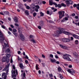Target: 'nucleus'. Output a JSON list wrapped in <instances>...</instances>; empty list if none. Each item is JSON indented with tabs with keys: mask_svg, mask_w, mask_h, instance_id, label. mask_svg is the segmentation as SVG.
Here are the masks:
<instances>
[{
	"mask_svg": "<svg viewBox=\"0 0 79 79\" xmlns=\"http://www.w3.org/2000/svg\"><path fill=\"white\" fill-rule=\"evenodd\" d=\"M1 27H2V28H3V29H5V27H4V26H3V25H2V26H1Z\"/></svg>",
	"mask_w": 79,
	"mask_h": 79,
	"instance_id": "obj_45",
	"label": "nucleus"
},
{
	"mask_svg": "<svg viewBox=\"0 0 79 79\" xmlns=\"http://www.w3.org/2000/svg\"><path fill=\"white\" fill-rule=\"evenodd\" d=\"M60 47L63 48V49H64L65 50H67L68 49V47L65 46H63L62 45H60Z\"/></svg>",
	"mask_w": 79,
	"mask_h": 79,
	"instance_id": "obj_10",
	"label": "nucleus"
},
{
	"mask_svg": "<svg viewBox=\"0 0 79 79\" xmlns=\"http://www.w3.org/2000/svg\"><path fill=\"white\" fill-rule=\"evenodd\" d=\"M40 25L42 27L43 26H44V22L42 21H41L40 22Z\"/></svg>",
	"mask_w": 79,
	"mask_h": 79,
	"instance_id": "obj_25",
	"label": "nucleus"
},
{
	"mask_svg": "<svg viewBox=\"0 0 79 79\" xmlns=\"http://www.w3.org/2000/svg\"><path fill=\"white\" fill-rule=\"evenodd\" d=\"M13 34L15 35V37L18 36V33L16 32H13Z\"/></svg>",
	"mask_w": 79,
	"mask_h": 79,
	"instance_id": "obj_32",
	"label": "nucleus"
},
{
	"mask_svg": "<svg viewBox=\"0 0 79 79\" xmlns=\"http://www.w3.org/2000/svg\"><path fill=\"white\" fill-rule=\"evenodd\" d=\"M69 55V54H64L63 55V58H64V60H66Z\"/></svg>",
	"mask_w": 79,
	"mask_h": 79,
	"instance_id": "obj_11",
	"label": "nucleus"
},
{
	"mask_svg": "<svg viewBox=\"0 0 79 79\" xmlns=\"http://www.w3.org/2000/svg\"><path fill=\"white\" fill-rule=\"evenodd\" d=\"M3 13H4V12H0V14L4 16V14H3Z\"/></svg>",
	"mask_w": 79,
	"mask_h": 79,
	"instance_id": "obj_41",
	"label": "nucleus"
},
{
	"mask_svg": "<svg viewBox=\"0 0 79 79\" xmlns=\"http://www.w3.org/2000/svg\"><path fill=\"white\" fill-rule=\"evenodd\" d=\"M75 15H76V14L75 13H73L72 14V16H74Z\"/></svg>",
	"mask_w": 79,
	"mask_h": 79,
	"instance_id": "obj_61",
	"label": "nucleus"
},
{
	"mask_svg": "<svg viewBox=\"0 0 79 79\" xmlns=\"http://www.w3.org/2000/svg\"><path fill=\"white\" fill-rule=\"evenodd\" d=\"M38 72H39V73L40 74H41V71H40V70H39L38 71Z\"/></svg>",
	"mask_w": 79,
	"mask_h": 79,
	"instance_id": "obj_63",
	"label": "nucleus"
},
{
	"mask_svg": "<svg viewBox=\"0 0 79 79\" xmlns=\"http://www.w3.org/2000/svg\"><path fill=\"white\" fill-rule=\"evenodd\" d=\"M75 43L76 44H78L79 43V41L77 40H76L75 41Z\"/></svg>",
	"mask_w": 79,
	"mask_h": 79,
	"instance_id": "obj_27",
	"label": "nucleus"
},
{
	"mask_svg": "<svg viewBox=\"0 0 79 79\" xmlns=\"http://www.w3.org/2000/svg\"><path fill=\"white\" fill-rule=\"evenodd\" d=\"M11 73L12 76L13 74H15L16 73V72L15 71V70L13 71V69H12L11 71Z\"/></svg>",
	"mask_w": 79,
	"mask_h": 79,
	"instance_id": "obj_23",
	"label": "nucleus"
},
{
	"mask_svg": "<svg viewBox=\"0 0 79 79\" xmlns=\"http://www.w3.org/2000/svg\"><path fill=\"white\" fill-rule=\"evenodd\" d=\"M65 3H66L67 5H69V4L70 5H71L73 3V1L69 0H66Z\"/></svg>",
	"mask_w": 79,
	"mask_h": 79,
	"instance_id": "obj_8",
	"label": "nucleus"
},
{
	"mask_svg": "<svg viewBox=\"0 0 79 79\" xmlns=\"http://www.w3.org/2000/svg\"><path fill=\"white\" fill-rule=\"evenodd\" d=\"M25 62L26 63H27V64L28 63V61H27V60H26L25 61Z\"/></svg>",
	"mask_w": 79,
	"mask_h": 79,
	"instance_id": "obj_64",
	"label": "nucleus"
},
{
	"mask_svg": "<svg viewBox=\"0 0 79 79\" xmlns=\"http://www.w3.org/2000/svg\"><path fill=\"white\" fill-rule=\"evenodd\" d=\"M40 16H44V13H43L41 12H40Z\"/></svg>",
	"mask_w": 79,
	"mask_h": 79,
	"instance_id": "obj_36",
	"label": "nucleus"
},
{
	"mask_svg": "<svg viewBox=\"0 0 79 79\" xmlns=\"http://www.w3.org/2000/svg\"><path fill=\"white\" fill-rule=\"evenodd\" d=\"M49 2L50 5H53V0H49Z\"/></svg>",
	"mask_w": 79,
	"mask_h": 79,
	"instance_id": "obj_19",
	"label": "nucleus"
},
{
	"mask_svg": "<svg viewBox=\"0 0 79 79\" xmlns=\"http://www.w3.org/2000/svg\"><path fill=\"white\" fill-rule=\"evenodd\" d=\"M70 38L71 40H74V38H73V36L70 37Z\"/></svg>",
	"mask_w": 79,
	"mask_h": 79,
	"instance_id": "obj_48",
	"label": "nucleus"
},
{
	"mask_svg": "<svg viewBox=\"0 0 79 79\" xmlns=\"http://www.w3.org/2000/svg\"><path fill=\"white\" fill-rule=\"evenodd\" d=\"M69 68H72V65H69Z\"/></svg>",
	"mask_w": 79,
	"mask_h": 79,
	"instance_id": "obj_57",
	"label": "nucleus"
},
{
	"mask_svg": "<svg viewBox=\"0 0 79 79\" xmlns=\"http://www.w3.org/2000/svg\"><path fill=\"white\" fill-rule=\"evenodd\" d=\"M42 57H43V58H45V55L42 54Z\"/></svg>",
	"mask_w": 79,
	"mask_h": 79,
	"instance_id": "obj_53",
	"label": "nucleus"
},
{
	"mask_svg": "<svg viewBox=\"0 0 79 79\" xmlns=\"http://www.w3.org/2000/svg\"><path fill=\"white\" fill-rule=\"evenodd\" d=\"M59 31H56L55 33L54 36L55 37H58V35L59 34H61L62 33V32H63L64 34L67 35H72L74 38L76 39H79V36L78 35L73 34L71 33L70 32H68L67 31H64L63 32V29L61 28H59Z\"/></svg>",
	"mask_w": 79,
	"mask_h": 79,
	"instance_id": "obj_1",
	"label": "nucleus"
},
{
	"mask_svg": "<svg viewBox=\"0 0 79 79\" xmlns=\"http://www.w3.org/2000/svg\"><path fill=\"white\" fill-rule=\"evenodd\" d=\"M5 40V38H4V37H3V33H2L1 31H0V41L2 43V46H3V47L2 48V51H3V50H4V48H5V47H4V45L6 47H8V43H7L6 44V43H7L6 41L5 40V42H3V40Z\"/></svg>",
	"mask_w": 79,
	"mask_h": 79,
	"instance_id": "obj_2",
	"label": "nucleus"
},
{
	"mask_svg": "<svg viewBox=\"0 0 79 79\" xmlns=\"http://www.w3.org/2000/svg\"><path fill=\"white\" fill-rule=\"evenodd\" d=\"M6 76V73H2V78H3V77L4 76Z\"/></svg>",
	"mask_w": 79,
	"mask_h": 79,
	"instance_id": "obj_20",
	"label": "nucleus"
},
{
	"mask_svg": "<svg viewBox=\"0 0 79 79\" xmlns=\"http://www.w3.org/2000/svg\"><path fill=\"white\" fill-rule=\"evenodd\" d=\"M47 14H48V15L50 13V15H52V12H51V13L50 12H49V11L48 10L47 11Z\"/></svg>",
	"mask_w": 79,
	"mask_h": 79,
	"instance_id": "obj_30",
	"label": "nucleus"
},
{
	"mask_svg": "<svg viewBox=\"0 0 79 79\" xmlns=\"http://www.w3.org/2000/svg\"><path fill=\"white\" fill-rule=\"evenodd\" d=\"M67 71L68 73H69L72 75H73L75 73V71L72 69H68Z\"/></svg>",
	"mask_w": 79,
	"mask_h": 79,
	"instance_id": "obj_5",
	"label": "nucleus"
},
{
	"mask_svg": "<svg viewBox=\"0 0 79 79\" xmlns=\"http://www.w3.org/2000/svg\"><path fill=\"white\" fill-rule=\"evenodd\" d=\"M57 10V9H55L53 10L54 12H55V11H56Z\"/></svg>",
	"mask_w": 79,
	"mask_h": 79,
	"instance_id": "obj_62",
	"label": "nucleus"
},
{
	"mask_svg": "<svg viewBox=\"0 0 79 79\" xmlns=\"http://www.w3.org/2000/svg\"><path fill=\"white\" fill-rule=\"evenodd\" d=\"M57 54H58L59 55H60V54H61V53L58 51L57 52Z\"/></svg>",
	"mask_w": 79,
	"mask_h": 79,
	"instance_id": "obj_52",
	"label": "nucleus"
},
{
	"mask_svg": "<svg viewBox=\"0 0 79 79\" xmlns=\"http://www.w3.org/2000/svg\"><path fill=\"white\" fill-rule=\"evenodd\" d=\"M25 58H27V59L29 60V57H28V56H27L26 55L25 56Z\"/></svg>",
	"mask_w": 79,
	"mask_h": 79,
	"instance_id": "obj_50",
	"label": "nucleus"
},
{
	"mask_svg": "<svg viewBox=\"0 0 79 79\" xmlns=\"http://www.w3.org/2000/svg\"><path fill=\"white\" fill-rule=\"evenodd\" d=\"M36 15H37V13L35 12H34L33 14V15L34 17H35Z\"/></svg>",
	"mask_w": 79,
	"mask_h": 79,
	"instance_id": "obj_34",
	"label": "nucleus"
},
{
	"mask_svg": "<svg viewBox=\"0 0 79 79\" xmlns=\"http://www.w3.org/2000/svg\"><path fill=\"white\" fill-rule=\"evenodd\" d=\"M35 7L37 9H39L40 8V7L38 5L36 6Z\"/></svg>",
	"mask_w": 79,
	"mask_h": 79,
	"instance_id": "obj_40",
	"label": "nucleus"
},
{
	"mask_svg": "<svg viewBox=\"0 0 79 79\" xmlns=\"http://www.w3.org/2000/svg\"><path fill=\"white\" fill-rule=\"evenodd\" d=\"M19 67L21 69H24V66H23V64H19Z\"/></svg>",
	"mask_w": 79,
	"mask_h": 79,
	"instance_id": "obj_16",
	"label": "nucleus"
},
{
	"mask_svg": "<svg viewBox=\"0 0 79 79\" xmlns=\"http://www.w3.org/2000/svg\"><path fill=\"white\" fill-rule=\"evenodd\" d=\"M73 55H75V56H76V55H77V53L76 52H75L73 53Z\"/></svg>",
	"mask_w": 79,
	"mask_h": 79,
	"instance_id": "obj_42",
	"label": "nucleus"
},
{
	"mask_svg": "<svg viewBox=\"0 0 79 79\" xmlns=\"http://www.w3.org/2000/svg\"><path fill=\"white\" fill-rule=\"evenodd\" d=\"M10 49L9 48H8L6 50L5 52L6 53H9V52H10Z\"/></svg>",
	"mask_w": 79,
	"mask_h": 79,
	"instance_id": "obj_21",
	"label": "nucleus"
},
{
	"mask_svg": "<svg viewBox=\"0 0 79 79\" xmlns=\"http://www.w3.org/2000/svg\"><path fill=\"white\" fill-rule=\"evenodd\" d=\"M13 69H15V66L14 65H13Z\"/></svg>",
	"mask_w": 79,
	"mask_h": 79,
	"instance_id": "obj_55",
	"label": "nucleus"
},
{
	"mask_svg": "<svg viewBox=\"0 0 79 79\" xmlns=\"http://www.w3.org/2000/svg\"><path fill=\"white\" fill-rule=\"evenodd\" d=\"M10 27H12V28H14V26H13V25H10Z\"/></svg>",
	"mask_w": 79,
	"mask_h": 79,
	"instance_id": "obj_60",
	"label": "nucleus"
},
{
	"mask_svg": "<svg viewBox=\"0 0 79 79\" xmlns=\"http://www.w3.org/2000/svg\"><path fill=\"white\" fill-rule=\"evenodd\" d=\"M68 18L67 17H64L63 19L61 21L62 23H64L65 21H68Z\"/></svg>",
	"mask_w": 79,
	"mask_h": 79,
	"instance_id": "obj_12",
	"label": "nucleus"
},
{
	"mask_svg": "<svg viewBox=\"0 0 79 79\" xmlns=\"http://www.w3.org/2000/svg\"><path fill=\"white\" fill-rule=\"evenodd\" d=\"M65 12L64 11H59L58 13L59 15V19H61L64 16Z\"/></svg>",
	"mask_w": 79,
	"mask_h": 79,
	"instance_id": "obj_3",
	"label": "nucleus"
},
{
	"mask_svg": "<svg viewBox=\"0 0 79 79\" xmlns=\"http://www.w3.org/2000/svg\"><path fill=\"white\" fill-rule=\"evenodd\" d=\"M31 41L32 42H33V43H34V44H35V41L34 39L31 40Z\"/></svg>",
	"mask_w": 79,
	"mask_h": 79,
	"instance_id": "obj_33",
	"label": "nucleus"
},
{
	"mask_svg": "<svg viewBox=\"0 0 79 79\" xmlns=\"http://www.w3.org/2000/svg\"><path fill=\"white\" fill-rule=\"evenodd\" d=\"M49 76H50V77H53V76L52 74H49Z\"/></svg>",
	"mask_w": 79,
	"mask_h": 79,
	"instance_id": "obj_51",
	"label": "nucleus"
},
{
	"mask_svg": "<svg viewBox=\"0 0 79 79\" xmlns=\"http://www.w3.org/2000/svg\"><path fill=\"white\" fill-rule=\"evenodd\" d=\"M9 29L10 30V31H12V30L11 28L9 27Z\"/></svg>",
	"mask_w": 79,
	"mask_h": 79,
	"instance_id": "obj_58",
	"label": "nucleus"
},
{
	"mask_svg": "<svg viewBox=\"0 0 79 79\" xmlns=\"http://www.w3.org/2000/svg\"><path fill=\"white\" fill-rule=\"evenodd\" d=\"M19 34H20V39H21V40H24L25 38H24V35L22 34V33L19 30Z\"/></svg>",
	"mask_w": 79,
	"mask_h": 79,
	"instance_id": "obj_7",
	"label": "nucleus"
},
{
	"mask_svg": "<svg viewBox=\"0 0 79 79\" xmlns=\"http://www.w3.org/2000/svg\"><path fill=\"white\" fill-rule=\"evenodd\" d=\"M59 75L60 79H63V75L60 74H59Z\"/></svg>",
	"mask_w": 79,
	"mask_h": 79,
	"instance_id": "obj_24",
	"label": "nucleus"
},
{
	"mask_svg": "<svg viewBox=\"0 0 79 79\" xmlns=\"http://www.w3.org/2000/svg\"><path fill=\"white\" fill-rule=\"evenodd\" d=\"M50 61L52 63H56V60L55 59H52V58H50Z\"/></svg>",
	"mask_w": 79,
	"mask_h": 79,
	"instance_id": "obj_17",
	"label": "nucleus"
},
{
	"mask_svg": "<svg viewBox=\"0 0 79 79\" xmlns=\"http://www.w3.org/2000/svg\"><path fill=\"white\" fill-rule=\"evenodd\" d=\"M7 77V76H6V75L5 76H4V77H3V78H4V79H6Z\"/></svg>",
	"mask_w": 79,
	"mask_h": 79,
	"instance_id": "obj_46",
	"label": "nucleus"
},
{
	"mask_svg": "<svg viewBox=\"0 0 79 79\" xmlns=\"http://www.w3.org/2000/svg\"><path fill=\"white\" fill-rule=\"evenodd\" d=\"M55 57L57 59H58V56L57 55H55Z\"/></svg>",
	"mask_w": 79,
	"mask_h": 79,
	"instance_id": "obj_49",
	"label": "nucleus"
},
{
	"mask_svg": "<svg viewBox=\"0 0 79 79\" xmlns=\"http://www.w3.org/2000/svg\"><path fill=\"white\" fill-rule=\"evenodd\" d=\"M61 68L60 67H59L58 68V71H61Z\"/></svg>",
	"mask_w": 79,
	"mask_h": 79,
	"instance_id": "obj_28",
	"label": "nucleus"
},
{
	"mask_svg": "<svg viewBox=\"0 0 79 79\" xmlns=\"http://www.w3.org/2000/svg\"><path fill=\"white\" fill-rule=\"evenodd\" d=\"M58 7L59 8H61V5L60 4H58Z\"/></svg>",
	"mask_w": 79,
	"mask_h": 79,
	"instance_id": "obj_37",
	"label": "nucleus"
},
{
	"mask_svg": "<svg viewBox=\"0 0 79 79\" xmlns=\"http://www.w3.org/2000/svg\"><path fill=\"white\" fill-rule=\"evenodd\" d=\"M25 13L27 15H29V11L28 10H26L25 11Z\"/></svg>",
	"mask_w": 79,
	"mask_h": 79,
	"instance_id": "obj_22",
	"label": "nucleus"
},
{
	"mask_svg": "<svg viewBox=\"0 0 79 79\" xmlns=\"http://www.w3.org/2000/svg\"><path fill=\"white\" fill-rule=\"evenodd\" d=\"M2 68H3V66H0V71L2 69Z\"/></svg>",
	"mask_w": 79,
	"mask_h": 79,
	"instance_id": "obj_44",
	"label": "nucleus"
},
{
	"mask_svg": "<svg viewBox=\"0 0 79 79\" xmlns=\"http://www.w3.org/2000/svg\"><path fill=\"white\" fill-rule=\"evenodd\" d=\"M13 31L14 32H16L17 31V30L16 29H14L13 30Z\"/></svg>",
	"mask_w": 79,
	"mask_h": 79,
	"instance_id": "obj_38",
	"label": "nucleus"
},
{
	"mask_svg": "<svg viewBox=\"0 0 79 79\" xmlns=\"http://www.w3.org/2000/svg\"><path fill=\"white\" fill-rule=\"evenodd\" d=\"M27 9V10H29L30 9V7L29 6H26Z\"/></svg>",
	"mask_w": 79,
	"mask_h": 79,
	"instance_id": "obj_39",
	"label": "nucleus"
},
{
	"mask_svg": "<svg viewBox=\"0 0 79 79\" xmlns=\"http://www.w3.org/2000/svg\"><path fill=\"white\" fill-rule=\"evenodd\" d=\"M42 3H43V4H45V3H46V2H45V1H43L42 2Z\"/></svg>",
	"mask_w": 79,
	"mask_h": 79,
	"instance_id": "obj_59",
	"label": "nucleus"
},
{
	"mask_svg": "<svg viewBox=\"0 0 79 79\" xmlns=\"http://www.w3.org/2000/svg\"><path fill=\"white\" fill-rule=\"evenodd\" d=\"M49 56L51 58H53V56L52 54H50Z\"/></svg>",
	"mask_w": 79,
	"mask_h": 79,
	"instance_id": "obj_43",
	"label": "nucleus"
},
{
	"mask_svg": "<svg viewBox=\"0 0 79 79\" xmlns=\"http://www.w3.org/2000/svg\"><path fill=\"white\" fill-rule=\"evenodd\" d=\"M77 6V4H74L73 5V7H76Z\"/></svg>",
	"mask_w": 79,
	"mask_h": 79,
	"instance_id": "obj_56",
	"label": "nucleus"
},
{
	"mask_svg": "<svg viewBox=\"0 0 79 79\" xmlns=\"http://www.w3.org/2000/svg\"><path fill=\"white\" fill-rule=\"evenodd\" d=\"M14 21L15 23H18V18L15 17L14 19Z\"/></svg>",
	"mask_w": 79,
	"mask_h": 79,
	"instance_id": "obj_18",
	"label": "nucleus"
},
{
	"mask_svg": "<svg viewBox=\"0 0 79 79\" xmlns=\"http://www.w3.org/2000/svg\"><path fill=\"white\" fill-rule=\"evenodd\" d=\"M71 60H72V57H71V56L69 54L66 60L70 61H71Z\"/></svg>",
	"mask_w": 79,
	"mask_h": 79,
	"instance_id": "obj_9",
	"label": "nucleus"
},
{
	"mask_svg": "<svg viewBox=\"0 0 79 79\" xmlns=\"http://www.w3.org/2000/svg\"><path fill=\"white\" fill-rule=\"evenodd\" d=\"M35 11H36V12H38V11H39V10H38V9H35Z\"/></svg>",
	"mask_w": 79,
	"mask_h": 79,
	"instance_id": "obj_54",
	"label": "nucleus"
},
{
	"mask_svg": "<svg viewBox=\"0 0 79 79\" xmlns=\"http://www.w3.org/2000/svg\"><path fill=\"white\" fill-rule=\"evenodd\" d=\"M5 69H6V74L8 75V71L9 70V69L8 68V67H6L5 68Z\"/></svg>",
	"mask_w": 79,
	"mask_h": 79,
	"instance_id": "obj_13",
	"label": "nucleus"
},
{
	"mask_svg": "<svg viewBox=\"0 0 79 79\" xmlns=\"http://www.w3.org/2000/svg\"><path fill=\"white\" fill-rule=\"evenodd\" d=\"M75 19H78V18H79V17L78 16H75Z\"/></svg>",
	"mask_w": 79,
	"mask_h": 79,
	"instance_id": "obj_47",
	"label": "nucleus"
},
{
	"mask_svg": "<svg viewBox=\"0 0 79 79\" xmlns=\"http://www.w3.org/2000/svg\"><path fill=\"white\" fill-rule=\"evenodd\" d=\"M61 5L62 6H64V7H66V4H64L63 3H61Z\"/></svg>",
	"mask_w": 79,
	"mask_h": 79,
	"instance_id": "obj_31",
	"label": "nucleus"
},
{
	"mask_svg": "<svg viewBox=\"0 0 79 79\" xmlns=\"http://www.w3.org/2000/svg\"><path fill=\"white\" fill-rule=\"evenodd\" d=\"M21 76L22 77V79H24V78L26 77V73H24L23 74H21Z\"/></svg>",
	"mask_w": 79,
	"mask_h": 79,
	"instance_id": "obj_15",
	"label": "nucleus"
},
{
	"mask_svg": "<svg viewBox=\"0 0 79 79\" xmlns=\"http://www.w3.org/2000/svg\"><path fill=\"white\" fill-rule=\"evenodd\" d=\"M6 57H3L2 59V62H5L6 61Z\"/></svg>",
	"mask_w": 79,
	"mask_h": 79,
	"instance_id": "obj_14",
	"label": "nucleus"
},
{
	"mask_svg": "<svg viewBox=\"0 0 79 79\" xmlns=\"http://www.w3.org/2000/svg\"><path fill=\"white\" fill-rule=\"evenodd\" d=\"M61 41L64 42H69L71 41V39L69 38H63L61 39Z\"/></svg>",
	"mask_w": 79,
	"mask_h": 79,
	"instance_id": "obj_4",
	"label": "nucleus"
},
{
	"mask_svg": "<svg viewBox=\"0 0 79 79\" xmlns=\"http://www.w3.org/2000/svg\"><path fill=\"white\" fill-rule=\"evenodd\" d=\"M6 56H7V57H8V58H10V57L11 56V55L10 54H6Z\"/></svg>",
	"mask_w": 79,
	"mask_h": 79,
	"instance_id": "obj_26",
	"label": "nucleus"
},
{
	"mask_svg": "<svg viewBox=\"0 0 79 79\" xmlns=\"http://www.w3.org/2000/svg\"><path fill=\"white\" fill-rule=\"evenodd\" d=\"M19 34H20V39H21V40H24L25 38H24V35L22 34V33L19 30Z\"/></svg>",
	"mask_w": 79,
	"mask_h": 79,
	"instance_id": "obj_6",
	"label": "nucleus"
},
{
	"mask_svg": "<svg viewBox=\"0 0 79 79\" xmlns=\"http://www.w3.org/2000/svg\"><path fill=\"white\" fill-rule=\"evenodd\" d=\"M36 69L37 70H38L39 69V67H38V64H36Z\"/></svg>",
	"mask_w": 79,
	"mask_h": 79,
	"instance_id": "obj_35",
	"label": "nucleus"
},
{
	"mask_svg": "<svg viewBox=\"0 0 79 79\" xmlns=\"http://www.w3.org/2000/svg\"><path fill=\"white\" fill-rule=\"evenodd\" d=\"M4 13L5 15H9V12H6V11H4Z\"/></svg>",
	"mask_w": 79,
	"mask_h": 79,
	"instance_id": "obj_29",
	"label": "nucleus"
}]
</instances>
